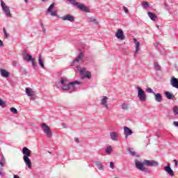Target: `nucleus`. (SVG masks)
I'll return each instance as SVG.
<instances>
[{"instance_id": "nucleus-1", "label": "nucleus", "mask_w": 178, "mask_h": 178, "mask_svg": "<svg viewBox=\"0 0 178 178\" xmlns=\"http://www.w3.org/2000/svg\"><path fill=\"white\" fill-rule=\"evenodd\" d=\"M83 82L79 81H69V79L65 76L60 77L59 81L56 82V86L57 88H60L63 91H72L74 92L76 88L74 86H81Z\"/></svg>"}, {"instance_id": "nucleus-2", "label": "nucleus", "mask_w": 178, "mask_h": 178, "mask_svg": "<svg viewBox=\"0 0 178 178\" xmlns=\"http://www.w3.org/2000/svg\"><path fill=\"white\" fill-rule=\"evenodd\" d=\"M23 154V160L24 163L28 166L29 169H31V160L30 156H31V150H30L27 147H24L22 151Z\"/></svg>"}, {"instance_id": "nucleus-3", "label": "nucleus", "mask_w": 178, "mask_h": 178, "mask_svg": "<svg viewBox=\"0 0 178 178\" xmlns=\"http://www.w3.org/2000/svg\"><path fill=\"white\" fill-rule=\"evenodd\" d=\"M68 2L71 3V5H73V6H76L78 9L80 10H82L83 12H86V13H88L90 12V9L86 6V5L77 2L76 0H67Z\"/></svg>"}, {"instance_id": "nucleus-4", "label": "nucleus", "mask_w": 178, "mask_h": 178, "mask_svg": "<svg viewBox=\"0 0 178 178\" xmlns=\"http://www.w3.org/2000/svg\"><path fill=\"white\" fill-rule=\"evenodd\" d=\"M76 67L81 75V79H88V80L91 79V72H90V71H87L86 67H81L80 66H76Z\"/></svg>"}, {"instance_id": "nucleus-5", "label": "nucleus", "mask_w": 178, "mask_h": 178, "mask_svg": "<svg viewBox=\"0 0 178 178\" xmlns=\"http://www.w3.org/2000/svg\"><path fill=\"white\" fill-rule=\"evenodd\" d=\"M41 127L46 137H47V138H52L53 134L52 131H51V128H49V127L45 123H42L41 124Z\"/></svg>"}, {"instance_id": "nucleus-6", "label": "nucleus", "mask_w": 178, "mask_h": 178, "mask_svg": "<svg viewBox=\"0 0 178 178\" xmlns=\"http://www.w3.org/2000/svg\"><path fill=\"white\" fill-rule=\"evenodd\" d=\"M1 6L2 10L6 14V16L7 17H12V14L10 13V9L9 8V6H6L3 0H1Z\"/></svg>"}, {"instance_id": "nucleus-7", "label": "nucleus", "mask_w": 178, "mask_h": 178, "mask_svg": "<svg viewBox=\"0 0 178 178\" xmlns=\"http://www.w3.org/2000/svg\"><path fill=\"white\" fill-rule=\"evenodd\" d=\"M136 90H138V97L140 101H142L143 102L147 101V95H145V92L138 86L136 87Z\"/></svg>"}, {"instance_id": "nucleus-8", "label": "nucleus", "mask_w": 178, "mask_h": 178, "mask_svg": "<svg viewBox=\"0 0 178 178\" xmlns=\"http://www.w3.org/2000/svg\"><path fill=\"white\" fill-rule=\"evenodd\" d=\"M145 166H154L156 168L159 166V163L155 160H144Z\"/></svg>"}, {"instance_id": "nucleus-9", "label": "nucleus", "mask_w": 178, "mask_h": 178, "mask_svg": "<svg viewBox=\"0 0 178 178\" xmlns=\"http://www.w3.org/2000/svg\"><path fill=\"white\" fill-rule=\"evenodd\" d=\"M135 165L137 169L141 170L142 172H145V168H144V161L143 162L138 161L137 160L135 161Z\"/></svg>"}, {"instance_id": "nucleus-10", "label": "nucleus", "mask_w": 178, "mask_h": 178, "mask_svg": "<svg viewBox=\"0 0 178 178\" xmlns=\"http://www.w3.org/2000/svg\"><path fill=\"white\" fill-rule=\"evenodd\" d=\"M59 19H61V20H64L65 22H70L71 23H73V22L75 20L74 17L70 14L60 17Z\"/></svg>"}, {"instance_id": "nucleus-11", "label": "nucleus", "mask_w": 178, "mask_h": 178, "mask_svg": "<svg viewBox=\"0 0 178 178\" xmlns=\"http://www.w3.org/2000/svg\"><path fill=\"white\" fill-rule=\"evenodd\" d=\"M25 92L28 95V97H31V99H35V93L31 88H26Z\"/></svg>"}, {"instance_id": "nucleus-12", "label": "nucleus", "mask_w": 178, "mask_h": 178, "mask_svg": "<svg viewBox=\"0 0 178 178\" xmlns=\"http://www.w3.org/2000/svg\"><path fill=\"white\" fill-rule=\"evenodd\" d=\"M115 37H117L118 40H123L124 38H126V36H124V33H123V30L122 29L118 30L117 33H115Z\"/></svg>"}, {"instance_id": "nucleus-13", "label": "nucleus", "mask_w": 178, "mask_h": 178, "mask_svg": "<svg viewBox=\"0 0 178 178\" xmlns=\"http://www.w3.org/2000/svg\"><path fill=\"white\" fill-rule=\"evenodd\" d=\"M83 58H84V54L83 52H80L76 58L72 61V65H74L76 63L81 62V60H83Z\"/></svg>"}, {"instance_id": "nucleus-14", "label": "nucleus", "mask_w": 178, "mask_h": 178, "mask_svg": "<svg viewBox=\"0 0 178 178\" xmlns=\"http://www.w3.org/2000/svg\"><path fill=\"white\" fill-rule=\"evenodd\" d=\"M170 86H172V87H173L174 88H177L178 89V79L175 77V76H172L170 81Z\"/></svg>"}, {"instance_id": "nucleus-15", "label": "nucleus", "mask_w": 178, "mask_h": 178, "mask_svg": "<svg viewBox=\"0 0 178 178\" xmlns=\"http://www.w3.org/2000/svg\"><path fill=\"white\" fill-rule=\"evenodd\" d=\"M164 170L168 173L171 177L175 176V172L170 168V163H168L166 166L164 167Z\"/></svg>"}, {"instance_id": "nucleus-16", "label": "nucleus", "mask_w": 178, "mask_h": 178, "mask_svg": "<svg viewBox=\"0 0 178 178\" xmlns=\"http://www.w3.org/2000/svg\"><path fill=\"white\" fill-rule=\"evenodd\" d=\"M110 137L112 141H118L119 140V134L116 131L110 132Z\"/></svg>"}, {"instance_id": "nucleus-17", "label": "nucleus", "mask_w": 178, "mask_h": 178, "mask_svg": "<svg viewBox=\"0 0 178 178\" xmlns=\"http://www.w3.org/2000/svg\"><path fill=\"white\" fill-rule=\"evenodd\" d=\"M124 134L125 136V138H127L129 136H131L133 134V130L127 127H124Z\"/></svg>"}, {"instance_id": "nucleus-18", "label": "nucleus", "mask_w": 178, "mask_h": 178, "mask_svg": "<svg viewBox=\"0 0 178 178\" xmlns=\"http://www.w3.org/2000/svg\"><path fill=\"white\" fill-rule=\"evenodd\" d=\"M95 165H96L97 169H99V170H105V165H104V164H102V163H101V161H95Z\"/></svg>"}, {"instance_id": "nucleus-19", "label": "nucleus", "mask_w": 178, "mask_h": 178, "mask_svg": "<svg viewBox=\"0 0 178 178\" xmlns=\"http://www.w3.org/2000/svg\"><path fill=\"white\" fill-rule=\"evenodd\" d=\"M24 59L26 62H33L34 58H33V56L30 55L29 53H26L24 55Z\"/></svg>"}, {"instance_id": "nucleus-20", "label": "nucleus", "mask_w": 178, "mask_h": 178, "mask_svg": "<svg viewBox=\"0 0 178 178\" xmlns=\"http://www.w3.org/2000/svg\"><path fill=\"white\" fill-rule=\"evenodd\" d=\"M0 73L1 76H2V77H5L6 79L10 76L9 72L3 69H0Z\"/></svg>"}, {"instance_id": "nucleus-21", "label": "nucleus", "mask_w": 178, "mask_h": 178, "mask_svg": "<svg viewBox=\"0 0 178 178\" xmlns=\"http://www.w3.org/2000/svg\"><path fill=\"white\" fill-rule=\"evenodd\" d=\"M154 95L156 102H162V95L161 93H154Z\"/></svg>"}, {"instance_id": "nucleus-22", "label": "nucleus", "mask_w": 178, "mask_h": 178, "mask_svg": "<svg viewBox=\"0 0 178 178\" xmlns=\"http://www.w3.org/2000/svg\"><path fill=\"white\" fill-rule=\"evenodd\" d=\"M147 16H149V19L153 22H155V19H156V15L151 11L147 12Z\"/></svg>"}, {"instance_id": "nucleus-23", "label": "nucleus", "mask_w": 178, "mask_h": 178, "mask_svg": "<svg viewBox=\"0 0 178 178\" xmlns=\"http://www.w3.org/2000/svg\"><path fill=\"white\" fill-rule=\"evenodd\" d=\"M108 97L106 96H103L102 99H101V105L102 106H104L105 105H107L108 104Z\"/></svg>"}, {"instance_id": "nucleus-24", "label": "nucleus", "mask_w": 178, "mask_h": 178, "mask_svg": "<svg viewBox=\"0 0 178 178\" xmlns=\"http://www.w3.org/2000/svg\"><path fill=\"white\" fill-rule=\"evenodd\" d=\"M165 95L168 99H173V98H175V95L169 91L165 92Z\"/></svg>"}, {"instance_id": "nucleus-25", "label": "nucleus", "mask_w": 178, "mask_h": 178, "mask_svg": "<svg viewBox=\"0 0 178 178\" xmlns=\"http://www.w3.org/2000/svg\"><path fill=\"white\" fill-rule=\"evenodd\" d=\"M134 42L136 44V52L140 51V42L137 41V39L134 38Z\"/></svg>"}, {"instance_id": "nucleus-26", "label": "nucleus", "mask_w": 178, "mask_h": 178, "mask_svg": "<svg viewBox=\"0 0 178 178\" xmlns=\"http://www.w3.org/2000/svg\"><path fill=\"white\" fill-rule=\"evenodd\" d=\"M112 151H113V149L112 148V146L108 145L107 146L105 152L106 154H107L108 155H111V154H112Z\"/></svg>"}, {"instance_id": "nucleus-27", "label": "nucleus", "mask_w": 178, "mask_h": 178, "mask_svg": "<svg viewBox=\"0 0 178 178\" xmlns=\"http://www.w3.org/2000/svg\"><path fill=\"white\" fill-rule=\"evenodd\" d=\"M38 63H39L40 66L42 67V69H45V66H44V61L42 60L41 56H39Z\"/></svg>"}, {"instance_id": "nucleus-28", "label": "nucleus", "mask_w": 178, "mask_h": 178, "mask_svg": "<svg viewBox=\"0 0 178 178\" xmlns=\"http://www.w3.org/2000/svg\"><path fill=\"white\" fill-rule=\"evenodd\" d=\"M54 7H55V3H52L47 8V13H49L50 12H51Z\"/></svg>"}, {"instance_id": "nucleus-29", "label": "nucleus", "mask_w": 178, "mask_h": 178, "mask_svg": "<svg viewBox=\"0 0 178 178\" xmlns=\"http://www.w3.org/2000/svg\"><path fill=\"white\" fill-rule=\"evenodd\" d=\"M172 112H173L175 116H178V106H175L172 108Z\"/></svg>"}, {"instance_id": "nucleus-30", "label": "nucleus", "mask_w": 178, "mask_h": 178, "mask_svg": "<svg viewBox=\"0 0 178 178\" xmlns=\"http://www.w3.org/2000/svg\"><path fill=\"white\" fill-rule=\"evenodd\" d=\"M128 151L129 154L131 155V156H137V153L133 151V148H129Z\"/></svg>"}, {"instance_id": "nucleus-31", "label": "nucleus", "mask_w": 178, "mask_h": 178, "mask_svg": "<svg viewBox=\"0 0 178 178\" xmlns=\"http://www.w3.org/2000/svg\"><path fill=\"white\" fill-rule=\"evenodd\" d=\"M89 22L93 23L94 24H98V21L95 17H89Z\"/></svg>"}, {"instance_id": "nucleus-32", "label": "nucleus", "mask_w": 178, "mask_h": 178, "mask_svg": "<svg viewBox=\"0 0 178 178\" xmlns=\"http://www.w3.org/2000/svg\"><path fill=\"white\" fill-rule=\"evenodd\" d=\"M142 5L145 9H147L149 7V3H148L147 1H143Z\"/></svg>"}, {"instance_id": "nucleus-33", "label": "nucleus", "mask_w": 178, "mask_h": 178, "mask_svg": "<svg viewBox=\"0 0 178 178\" xmlns=\"http://www.w3.org/2000/svg\"><path fill=\"white\" fill-rule=\"evenodd\" d=\"M154 67L155 70H157V71L161 70V65H159V64H158V63H154Z\"/></svg>"}, {"instance_id": "nucleus-34", "label": "nucleus", "mask_w": 178, "mask_h": 178, "mask_svg": "<svg viewBox=\"0 0 178 178\" xmlns=\"http://www.w3.org/2000/svg\"><path fill=\"white\" fill-rule=\"evenodd\" d=\"M49 13L51 16H53V17L56 16L57 17H60L58 15V13L56 12V10L50 11Z\"/></svg>"}, {"instance_id": "nucleus-35", "label": "nucleus", "mask_w": 178, "mask_h": 178, "mask_svg": "<svg viewBox=\"0 0 178 178\" xmlns=\"http://www.w3.org/2000/svg\"><path fill=\"white\" fill-rule=\"evenodd\" d=\"M3 162H5V157L3 156H1V160L0 161V165L1 166V168H3V166H5Z\"/></svg>"}, {"instance_id": "nucleus-36", "label": "nucleus", "mask_w": 178, "mask_h": 178, "mask_svg": "<svg viewBox=\"0 0 178 178\" xmlns=\"http://www.w3.org/2000/svg\"><path fill=\"white\" fill-rule=\"evenodd\" d=\"M32 63V66L33 67V69L35 70H37L38 69V66L37 65V63H35V62H34V60H33V62H31Z\"/></svg>"}, {"instance_id": "nucleus-37", "label": "nucleus", "mask_w": 178, "mask_h": 178, "mask_svg": "<svg viewBox=\"0 0 178 178\" xmlns=\"http://www.w3.org/2000/svg\"><path fill=\"white\" fill-rule=\"evenodd\" d=\"M122 108L124 109V111H127V109H129V106L126 103H124L122 105Z\"/></svg>"}, {"instance_id": "nucleus-38", "label": "nucleus", "mask_w": 178, "mask_h": 178, "mask_svg": "<svg viewBox=\"0 0 178 178\" xmlns=\"http://www.w3.org/2000/svg\"><path fill=\"white\" fill-rule=\"evenodd\" d=\"M0 106H2V108H6V104L1 99H0Z\"/></svg>"}, {"instance_id": "nucleus-39", "label": "nucleus", "mask_w": 178, "mask_h": 178, "mask_svg": "<svg viewBox=\"0 0 178 178\" xmlns=\"http://www.w3.org/2000/svg\"><path fill=\"white\" fill-rule=\"evenodd\" d=\"M10 111L13 113H15V115H17V109H16V108L12 107V108H10Z\"/></svg>"}, {"instance_id": "nucleus-40", "label": "nucleus", "mask_w": 178, "mask_h": 178, "mask_svg": "<svg viewBox=\"0 0 178 178\" xmlns=\"http://www.w3.org/2000/svg\"><path fill=\"white\" fill-rule=\"evenodd\" d=\"M147 92H149V94H153V95L155 94V92H154V90L151 88H148L147 89Z\"/></svg>"}, {"instance_id": "nucleus-41", "label": "nucleus", "mask_w": 178, "mask_h": 178, "mask_svg": "<svg viewBox=\"0 0 178 178\" xmlns=\"http://www.w3.org/2000/svg\"><path fill=\"white\" fill-rule=\"evenodd\" d=\"M3 32L6 38H8V37H9V35H8V32L6 31V29L5 28L3 29Z\"/></svg>"}, {"instance_id": "nucleus-42", "label": "nucleus", "mask_w": 178, "mask_h": 178, "mask_svg": "<svg viewBox=\"0 0 178 178\" xmlns=\"http://www.w3.org/2000/svg\"><path fill=\"white\" fill-rule=\"evenodd\" d=\"M160 54L161 55H166V51H165V49L160 50Z\"/></svg>"}, {"instance_id": "nucleus-43", "label": "nucleus", "mask_w": 178, "mask_h": 178, "mask_svg": "<svg viewBox=\"0 0 178 178\" xmlns=\"http://www.w3.org/2000/svg\"><path fill=\"white\" fill-rule=\"evenodd\" d=\"M103 106H104V108H106V111H111V107H109V106L108 104H106Z\"/></svg>"}, {"instance_id": "nucleus-44", "label": "nucleus", "mask_w": 178, "mask_h": 178, "mask_svg": "<svg viewBox=\"0 0 178 178\" xmlns=\"http://www.w3.org/2000/svg\"><path fill=\"white\" fill-rule=\"evenodd\" d=\"M110 168L111 169H115V164H113V162L110 163Z\"/></svg>"}, {"instance_id": "nucleus-45", "label": "nucleus", "mask_w": 178, "mask_h": 178, "mask_svg": "<svg viewBox=\"0 0 178 178\" xmlns=\"http://www.w3.org/2000/svg\"><path fill=\"white\" fill-rule=\"evenodd\" d=\"M123 9H124V11L125 12V13H129V9H127V8H126V6H123Z\"/></svg>"}, {"instance_id": "nucleus-46", "label": "nucleus", "mask_w": 178, "mask_h": 178, "mask_svg": "<svg viewBox=\"0 0 178 178\" xmlns=\"http://www.w3.org/2000/svg\"><path fill=\"white\" fill-rule=\"evenodd\" d=\"M173 124L175 126V127H178V121H174Z\"/></svg>"}, {"instance_id": "nucleus-47", "label": "nucleus", "mask_w": 178, "mask_h": 178, "mask_svg": "<svg viewBox=\"0 0 178 178\" xmlns=\"http://www.w3.org/2000/svg\"><path fill=\"white\" fill-rule=\"evenodd\" d=\"M156 136L157 137H162V135L161 134V132H156Z\"/></svg>"}, {"instance_id": "nucleus-48", "label": "nucleus", "mask_w": 178, "mask_h": 178, "mask_svg": "<svg viewBox=\"0 0 178 178\" xmlns=\"http://www.w3.org/2000/svg\"><path fill=\"white\" fill-rule=\"evenodd\" d=\"M42 26L43 33H45V28H44V24L42 23L40 24Z\"/></svg>"}, {"instance_id": "nucleus-49", "label": "nucleus", "mask_w": 178, "mask_h": 178, "mask_svg": "<svg viewBox=\"0 0 178 178\" xmlns=\"http://www.w3.org/2000/svg\"><path fill=\"white\" fill-rule=\"evenodd\" d=\"M173 162L175 163V166H177V165H178V161H177V160L175 159V160L173 161Z\"/></svg>"}, {"instance_id": "nucleus-50", "label": "nucleus", "mask_w": 178, "mask_h": 178, "mask_svg": "<svg viewBox=\"0 0 178 178\" xmlns=\"http://www.w3.org/2000/svg\"><path fill=\"white\" fill-rule=\"evenodd\" d=\"M12 65H13V66H17V63H16V61H13Z\"/></svg>"}, {"instance_id": "nucleus-51", "label": "nucleus", "mask_w": 178, "mask_h": 178, "mask_svg": "<svg viewBox=\"0 0 178 178\" xmlns=\"http://www.w3.org/2000/svg\"><path fill=\"white\" fill-rule=\"evenodd\" d=\"M0 47H3V42L0 40Z\"/></svg>"}, {"instance_id": "nucleus-52", "label": "nucleus", "mask_w": 178, "mask_h": 178, "mask_svg": "<svg viewBox=\"0 0 178 178\" xmlns=\"http://www.w3.org/2000/svg\"><path fill=\"white\" fill-rule=\"evenodd\" d=\"M158 45H159V43H158V42L154 43V47L156 48H158Z\"/></svg>"}, {"instance_id": "nucleus-53", "label": "nucleus", "mask_w": 178, "mask_h": 178, "mask_svg": "<svg viewBox=\"0 0 178 178\" xmlns=\"http://www.w3.org/2000/svg\"><path fill=\"white\" fill-rule=\"evenodd\" d=\"M74 141H76V143H79V138H74Z\"/></svg>"}, {"instance_id": "nucleus-54", "label": "nucleus", "mask_w": 178, "mask_h": 178, "mask_svg": "<svg viewBox=\"0 0 178 178\" xmlns=\"http://www.w3.org/2000/svg\"><path fill=\"white\" fill-rule=\"evenodd\" d=\"M42 2H48V0H41Z\"/></svg>"}, {"instance_id": "nucleus-55", "label": "nucleus", "mask_w": 178, "mask_h": 178, "mask_svg": "<svg viewBox=\"0 0 178 178\" xmlns=\"http://www.w3.org/2000/svg\"><path fill=\"white\" fill-rule=\"evenodd\" d=\"M0 176L3 177V174L0 171Z\"/></svg>"}, {"instance_id": "nucleus-56", "label": "nucleus", "mask_w": 178, "mask_h": 178, "mask_svg": "<svg viewBox=\"0 0 178 178\" xmlns=\"http://www.w3.org/2000/svg\"><path fill=\"white\" fill-rule=\"evenodd\" d=\"M25 1V2H28V0H24Z\"/></svg>"}]
</instances>
